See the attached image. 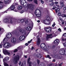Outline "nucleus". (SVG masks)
<instances>
[{
    "label": "nucleus",
    "instance_id": "79ce46f5",
    "mask_svg": "<svg viewBox=\"0 0 66 66\" xmlns=\"http://www.w3.org/2000/svg\"><path fill=\"white\" fill-rule=\"evenodd\" d=\"M63 44L64 47H66V43H64Z\"/></svg>",
    "mask_w": 66,
    "mask_h": 66
},
{
    "label": "nucleus",
    "instance_id": "6e6552de",
    "mask_svg": "<svg viewBox=\"0 0 66 66\" xmlns=\"http://www.w3.org/2000/svg\"><path fill=\"white\" fill-rule=\"evenodd\" d=\"M45 31L47 33H50L51 32L52 29L50 27H46L45 28Z\"/></svg>",
    "mask_w": 66,
    "mask_h": 66
},
{
    "label": "nucleus",
    "instance_id": "4be33fe9",
    "mask_svg": "<svg viewBox=\"0 0 66 66\" xmlns=\"http://www.w3.org/2000/svg\"><path fill=\"white\" fill-rule=\"evenodd\" d=\"M40 43V39H39V38H38V41L37 43V46H39V45Z\"/></svg>",
    "mask_w": 66,
    "mask_h": 66
},
{
    "label": "nucleus",
    "instance_id": "c03bdc74",
    "mask_svg": "<svg viewBox=\"0 0 66 66\" xmlns=\"http://www.w3.org/2000/svg\"><path fill=\"white\" fill-rule=\"evenodd\" d=\"M63 50H64V48H62L61 49V50H60V51L62 52V53H62V52H63Z\"/></svg>",
    "mask_w": 66,
    "mask_h": 66
},
{
    "label": "nucleus",
    "instance_id": "7c9ffc66",
    "mask_svg": "<svg viewBox=\"0 0 66 66\" xmlns=\"http://www.w3.org/2000/svg\"><path fill=\"white\" fill-rule=\"evenodd\" d=\"M22 46H20L18 47L17 48V49H18V50H20V49H22Z\"/></svg>",
    "mask_w": 66,
    "mask_h": 66
},
{
    "label": "nucleus",
    "instance_id": "e2e57ef3",
    "mask_svg": "<svg viewBox=\"0 0 66 66\" xmlns=\"http://www.w3.org/2000/svg\"><path fill=\"white\" fill-rule=\"evenodd\" d=\"M55 4H58V2H55Z\"/></svg>",
    "mask_w": 66,
    "mask_h": 66
},
{
    "label": "nucleus",
    "instance_id": "f8f14e48",
    "mask_svg": "<svg viewBox=\"0 0 66 66\" xmlns=\"http://www.w3.org/2000/svg\"><path fill=\"white\" fill-rule=\"evenodd\" d=\"M53 35H53L52 34H51L50 35H47L46 38V39L47 40H49V38H51L52 37H51V36H52Z\"/></svg>",
    "mask_w": 66,
    "mask_h": 66
},
{
    "label": "nucleus",
    "instance_id": "20e7f679",
    "mask_svg": "<svg viewBox=\"0 0 66 66\" xmlns=\"http://www.w3.org/2000/svg\"><path fill=\"white\" fill-rule=\"evenodd\" d=\"M30 58H29L27 60V63L28 64H29V66H32V65H33L34 66H37V64L36 63L34 62L33 63H32L31 62H30Z\"/></svg>",
    "mask_w": 66,
    "mask_h": 66
},
{
    "label": "nucleus",
    "instance_id": "6ab92c4d",
    "mask_svg": "<svg viewBox=\"0 0 66 66\" xmlns=\"http://www.w3.org/2000/svg\"><path fill=\"white\" fill-rule=\"evenodd\" d=\"M24 38H25V37L24 36H21L19 38V40L21 41L22 40H24Z\"/></svg>",
    "mask_w": 66,
    "mask_h": 66
},
{
    "label": "nucleus",
    "instance_id": "393cba45",
    "mask_svg": "<svg viewBox=\"0 0 66 66\" xmlns=\"http://www.w3.org/2000/svg\"><path fill=\"white\" fill-rule=\"evenodd\" d=\"M9 60V57H5L4 59H3V62H4V61H8Z\"/></svg>",
    "mask_w": 66,
    "mask_h": 66
},
{
    "label": "nucleus",
    "instance_id": "338daca9",
    "mask_svg": "<svg viewBox=\"0 0 66 66\" xmlns=\"http://www.w3.org/2000/svg\"><path fill=\"white\" fill-rule=\"evenodd\" d=\"M52 66V64H50L49 66Z\"/></svg>",
    "mask_w": 66,
    "mask_h": 66
},
{
    "label": "nucleus",
    "instance_id": "bf43d9fd",
    "mask_svg": "<svg viewBox=\"0 0 66 66\" xmlns=\"http://www.w3.org/2000/svg\"><path fill=\"white\" fill-rule=\"evenodd\" d=\"M62 24H64V21H63L62 22Z\"/></svg>",
    "mask_w": 66,
    "mask_h": 66
},
{
    "label": "nucleus",
    "instance_id": "5701e85b",
    "mask_svg": "<svg viewBox=\"0 0 66 66\" xmlns=\"http://www.w3.org/2000/svg\"><path fill=\"white\" fill-rule=\"evenodd\" d=\"M26 29L27 31H31L32 29L31 28L30 26L26 27Z\"/></svg>",
    "mask_w": 66,
    "mask_h": 66
},
{
    "label": "nucleus",
    "instance_id": "dca6fc26",
    "mask_svg": "<svg viewBox=\"0 0 66 66\" xmlns=\"http://www.w3.org/2000/svg\"><path fill=\"white\" fill-rule=\"evenodd\" d=\"M12 37V34L10 32H9L7 35L6 37L8 38H10Z\"/></svg>",
    "mask_w": 66,
    "mask_h": 66
},
{
    "label": "nucleus",
    "instance_id": "423d86ee",
    "mask_svg": "<svg viewBox=\"0 0 66 66\" xmlns=\"http://www.w3.org/2000/svg\"><path fill=\"white\" fill-rule=\"evenodd\" d=\"M4 22L5 23H13V22L12 20L10 19H5L4 20Z\"/></svg>",
    "mask_w": 66,
    "mask_h": 66
},
{
    "label": "nucleus",
    "instance_id": "412c9836",
    "mask_svg": "<svg viewBox=\"0 0 66 66\" xmlns=\"http://www.w3.org/2000/svg\"><path fill=\"white\" fill-rule=\"evenodd\" d=\"M43 23L45 24H46V25L50 24V23H48L47 20L46 19L45 20L43 21Z\"/></svg>",
    "mask_w": 66,
    "mask_h": 66
},
{
    "label": "nucleus",
    "instance_id": "58836bf2",
    "mask_svg": "<svg viewBox=\"0 0 66 66\" xmlns=\"http://www.w3.org/2000/svg\"><path fill=\"white\" fill-rule=\"evenodd\" d=\"M49 5H50V6H53V3H51L50 4H49Z\"/></svg>",
    "mask_w": 66,
    "mask_h": 66
},
{
    "label": "nucleus",
    "instance_id": "f03ea898",
    "mask_svg": "<svg viewBox=\"0 0 66 66\" xmlns=\"http://www.w3.org/2000/svg\"><path fill=\"white\" fill-rule=\"evenodd\" d=\"M35 14L36 16L39 17L42 16V13L40 10H37L35 11Z\"/></svg>",
    "mask_w": 66,
    "mask_h": 66
},
{
    "label": "nucleus",
    "instance_id": "aec40b11",
    "mask_svg": "<svg viewBox=\"0 0 66 66\" xmlns=\"http://www.w3.org/2000/svg\"><path fill=\"white\" fill-rule=\"evenodd\" d=\"M46 20H47V22H48V23H50V24L51 23V22H50V21H51V19L50 17H48L46 18Z\"/></svg>",
    "mask_w": 66,
    "mask_h": 66
},
{
    "label": "nucleus",
    "instance_id": "1a4fd4ad",
    "mask_svg": "<svg viewBox=\"0 0 66 66\" xmlns=\"http://www.w3.org/2000/svg\"><path fill=\"white\" fill-rule=\"evenodd\" d=\"M35 56H36V57H37L39 59H40L41 58L42 56V54H40L38 53H36L35 54Z\"/></svg>",
    "mask_w": 66,
    "mask_h": 66
},
{
    "label": "nucleus",
    "instance_id": "3c124183",
    "mask_svg": "<svg viewBox=\"0 0 66 66\" xmlns=\"http://www.w3.org/2000/svg\"><path fill=\"white\" fill-rule=\"evenodd\" d=\"M55 45H53L52 46V48H55Z\"/></svg>",
    "mask_w": 66,
    "mask_h": 66
},
{
    "label": "nucleus",
    "instance_id": "72a5a7b5",
    "mask_svg": "<svg viewBox=\"0 0 66 66\" xmlns=\"http://www.w3.org/2000/svg\"><path fill=\"white\" fill-rule=\"evenodd\" d=\"M4 66H9V65L6 63H4Z\"/></svg>",
    "mask_w": 66,
    "mask_h": 66
},
{
    "label": "nucleus",
    "instance_id": "f257e3e1",
    "mask_svg": "<svg viewBox=\"0 0 66 66\" xmlns=\"http://www.w3.org/2000/svg\"><path fill=\"white\" fill-rule=\"evenodd\" d=\"M24 7H27L28 9H29L30 10H33L34 6L32 4H25V5L23 6Z\"/></svg>",
    "mask_w": 66,
    "mask_h": 66
},
{
    "label": "nucleus",
    "instance_id": "b1692460",
    "mask_svg": "<svg viewBox=\"0 0 66 66\" xmlns=\"http://www.w3.org/2000/svg\"><path fill=\"white\" fill-rule=\"evenodd\" d=\"M64 2H62V1H61L60 2V4L61 5V6H62V7H63V6H64Z\"/></svg>",
    "mask_w": 66,
    "mask_h": 66
},
{
    "label": "nucleus",
    "instance_id": "603ef678",
    "mask_svg": "<svg viewBox=\"0 0 66 66\" xmlns=\"http://www.w3.org/2000/svg\"><path fill=\"white\" fill-rule=\"evenodd\" d=\"M63 35L64 36H66V33L64 34Z\"/></svg>",
    "mask_w": 66,
    "mask_h": 66
},
{
    "label": "nucleus",
    "instance_id": "6e6d98bb",
    "mask_svg": "<svg viewBox=\"0 0 66 66\" xmlns=\"http://www.w3.org/2000/svg\"><path fill=\"white\" fill-rule=\"evenodd\" d=\"M56 7H55H55H54L53 8V10H55V9H56Z\"/></svg>",
    "mask_w": 66,
    "mask_h": 66
},
{
    "label": "nucleus",
    "instance_id": "5fc2aeb1",
    "mask_svg": "<svg viewBox=\"0 0 66 66\" xmlns=\"http://www.w3.org/2000/svg\"><path fill=\"white\" fill-rule=\"evenodd\" d=\"M23 11H21L20 13H21V14H22V13H23Z\"/></svg>",
    "mask_w": 66,
    "mask_h": 66
},
{
    "label": "nucleus",
    "instance_id": "052dcab7",
    "mask_svg": "<svg viewBox=\"0 0 66 66\" xmlns=\"http://www.w3.org/2000/svg\"><path fill=\"white\" fill-rule=\"evenodd\" d=\"M53 62H55V60L54 59L53 60Z\"/></svg>",
    "mask_w": 66,
    "mask_h": 66
},
{
    "label": "nucleus",
    "instance_id": "09e8293b",
    "mask_svg": "<svg viewBox=\"0 0 66 66\" xmlns=\"http://www.w3.org/2000/svg\"><path fill=\"white\" fill-rule=\"evenodd\" d=\"M41 2L43 4V3H44V1H43L42 0H41Z\"/></svg>",
    "mask_w": 66,
    "mask_h": 66
},
{
    "label": "nucleus",
    "instance_id": "ea45409f",
    "mask_svg": "<svg viewBox=\"0 0 66 66\" xmlns=\"http://www.w3.org/2000/svg\"><path fill=\"white\" fill-rule=\"evenodd\" d=\"M61 12H59L57 14L58 16H61Z\"/></svg>",
    "mask_w": 66,
    "mask_h": 66
},
{
    "label": "nucleus",
    "instance_id": "4d7b16f0",
    "mask_svg": "<svg viewBox=\"0 0 66 66\" xmlns=\"http://www.w3.org/2000/svg\"><path fill=\"white\" fill-rule=\"evenodd\" d=\"M25 45H26V46H28L29 44H28V43H26L25 44Z\"/></svg>",
    "mask_w": 66,
    "mask_h": 66
},
{
    "label": "nucleus",
    "instance_id": "49530a36",
    "mask_svg": "<svg viewBox=\"0 0 66 66\" xmlns=\"http://www.w3.org/2000/svg\"><path fill=\"white\" fill-rule=\"evenodd\" d=\"M21 64V61H19V65H20Z\"/></svg>",
    "mask_w": 66,
    "mask_h": 66
},
{
    "label": "nucleus",
    "instance_id": "2eb2a0df",
    "mask_svg": "<svg viewBox=\"0 0 66 66\" xmlns=\"http://www.w3.org/2000/svg\"><path fill=\"white\" fill-rule=\"evenodd\" d=\"M19 31L20 32H21V33H23V35H26V32H25V31H24V30L23 29H20L19 30Z\"/></svg>",
    "mask_w": 66,
    "mask_h": 66
},
{
    "label": "nucleus",
    "instance_id": "f3484780",
    "mask_svg": "<svg viewBox=\"0 0 66 66\" xmlns=\"http://www.w3.org/2000/svg\"><path fill=\"white\" fill-rule=\"evenodd\" d=\"M15 9V7L14 5H12L10 8H9L8 9V10H10V9H11V10H14V9Z\"/></svg>",
    "mask_w": 66,
    "mask_h": 66
},
{
    "label": "nucleus",
    "instance_id": "4c0bfd02",
    "mask_svg": "<svg viewBox=\"0 0 66 66\" xmlns=\"http://www.w3.org/2000/svg\"><path fill=\"white\" fill-rule=\"evenodd\" d=\"M37 62L38 64H39V63H40V61H39V60H37Z\"/></svg>",
    "mask_w": 66,
    "mask_h": 66
},
{
    "label": "nucleus",
    "instance_id": "a878e982",
    "mask_svg": "<svg viewBox=\"0 0 66 66\" xmlns=\"http://www.w3.org/2000/svg\"><path fill=\"white\" fill-rule=\"evenodd\" d=\"M24 19H22L21 20H18V22L20 23H22V22H24Z\"/></svg>",
    "mask_w": 66,
    "mask_h": 66
},
{
    "label": "nucleus",
    "instance_id": "bb28decb",
    "mask_svg": "<svg viewBox=\"0 0 66 66\" xmlns=\"http://www.w3.org/2000/svg\"><path fill=\"white\" fill-rule=\"evenodd\" d=\"M57 7H58V8L57 9H56L55 10V11H56V12L57 13V12H59L60 11V9H59V7H60V6L59 5H57Z\"/></svg>",
    "mask_w": 66,
    "mask_h": 66
},
{
    "label": "nucleus",
    "instance_id": "a19ab883",
    "mask_svg": "<svg viewBox=\"0 0 66 66\" xmlns=\"http://www.w3.org/2000/svg\"><path fill=\"white\" fill-rule=\"evenodd\" d=\"M58 31H59L60 32H61V29L60 28L58 29Z\"/></svg>",
    "mask_w": 66,
    "mask_h": 66
},
{
    "label": "nucleus",
    "instance_id": "a211bd4d",
    "mask_svg": "<svg viewBox=\"0 0 66 66\" xmlns=\"http://www.w3.org/2000/svg\"><path fill=\"white\" fill-rule=\"evenodd\" d=\"M12 0H5L4 3L6 4H9V3L11 2Z\"/></svg>",
    "mask_w": 66,
    "mask_h": 66
},
{
    "label": "nucleus",
    "instance_id": "0eeeda50",
    "mask_svg": "<svg viewBox=\"0 0 66 66\" xmlns=\"http://www.w3.org/2000/svg\"><path fill=\"white\" fill-rule=\"evenodd\" d=\"M3 46L5 48H9L11 47V45L9 43H5L4 44Z\"/></svg>",
    "mask_w": 66,
    "mask_h": 66
},
{
    "label": "nucleus",
    "instance_id": "2f4dec72",
    "mask_svg": "<svg viewBox=\"0 0 66 66\" xmlns=\"http://www.w3.org/2000/svg\"><path fill=\"white\" fill-rule=\"evenodd\" d=\"M46 58H49L50 59H51V57H50V55H48L46 57Z\"/></svg>",
    "mask_w": 66,
    "mask_h": 66
},
{
    "label": "nucleus",
    "instance_id": "c756f323",
    "mask_svg": "<svg viewBox=\"0 0 66 66\" xmlns=\"http://www.w3.org/2000/svg\"><path fill=\"white\" fill-rule=\"evenodd\" d=\"M62 53H63V54H64L66 55V48L64 49V52H62Z\"/></svg>",
    "mask_w": 66,
    "mask_h": 66
},
{
    "label": "nucleus",
    "instance_id": "680f3d73",
    "mask_svg": "<svg viewBox=\"0 0 66 66\" xmlns=\"http://www.w3.org/2000/svg\"><path fill=\"white\" fill-rule=\"evenodd\" d=\"M63 16L64 17H66V15L65 14H63Z\"/></svg>",
    "mask_w": 66,
    "mask_h": 66
},
{
    "label": "nucleus",
    "instance_id": "de8ad7c7",
    "mask_svg": "<svg viewBox=\"0 0 66 66\" xmlns=\"http://www.w3.org/2000/svg\"><path fill=\"white\" fill-rule=\"evenodd\" d=\"M53 0H49V2H53Z\"/></svg>",
    "mask_w": 66,
    "mask_h": 66
},
{
    "label": "nucleus",
    "instance_id": "e433bc0d",
    "mask_svg": "<svg viewBox=\"0 0 66 66\" xmlns=\"http://www.w3.org/2000/svg\"><path fill=\"white\" fill-rule=\"evenodd\" d=\"M34 2L35 3H36V4H37V0H34Z\"/></svg>",
    "mask_w": 66,
    "mask_h": 66
},
{
    "label": "nucleus",
    "instance_id": "39448f33",
    "mask_svg": "<svg viewBox=\"0 0 66 66\" xmlns=\"http://www.w3.org/2000/svg\"><path fill=\"white\" fill-rule=\"evenodd\" d=\"M19 55H17L14 57L13 62L15 64H16V63H17L18 60H19Z\"/></svg>",
    "mask_w": 66,
    "mask_h": 66
},
{
    "label": "nucleus",
    "instance_id": "9b49d317",
    "mask_svg": "<svg viewBox=\"0 0 66 66\" xmlns=\"http://www.w3.org/2000/svg\"><path fill=\"white\" fill-rule=\"evenodd\" d=\"M3 53L5 55H6V54L10 55V53L9 52V51H7V50H5L4 51V49H3Z\"/></svg>",
    "mask_w": 66,
    "mask_h": 66
},
{
    "label": "nucleus",
    "instance_id": "774afa93",
    "mask_svg": "<svg viewBox=\"0 0 66 66\" xmlns=\"http://www.w3.org/2000/svg\"><path fill=\"white\" fill-rule=\"evenodd\" d=\"M27 56H24V57L25 58H27Z\"/></svg>",
    "mask_w": 66,
    "mask_h": 66
},
{
    "label": "nucleus",
    "instance_id": "4468645a",
    "mask_svg": "<svg viewBox=\"0 0 66 66\" xmlns=\"http://www.w3.org/2000/svg\"><path fill=\"white\" fill-rule=\"evenodd\" d=\"M11 42L13 43H15L16 42V39L15 38L13 37L12 38L11 40Z\"/></svg>",
    "mask_w": 66,
    "mask_h": 66
},
{
    "label": "nucleus",
    "instance_id": "f704fd0d",
    "mask_svg": "<svg viewBox=\"0 0 66 66\" xmlns=\"http://www.w3.org/2000/svg\"><path fill=\"white\" fill-rule=\"evenodd\" d=\"M18 51V50L17 49H16L15 50L13 51V52L14 53L16 52H17Z\"/></svg>",
    "mask_w": 66,
    "mask_h": 66
},
{
    "label": "nucleus",
    "instance_id": "13d9d810",
    "mask_svg": "<svg viewBox=\"0 0 66 66\" xmlns=\"http://www.w3.org/2000/svg\"><path fill=\"white\" fill-rule=\"evenodd\" d=\"M14 12H17V10L16 9H15L14 10Z\"/></svg>",
    "mask_w": 66,
    "mask_h": 66
},
{
    "label": "nucleus",
    "instance_id": "a18cd8bd",
    "mask_svg": "<svg viewBox=\"0 0 66 66\" xmlns=\"http://www.w3.org/2000/svg\"><path fill=\"white\" fill-rule=\"evenodd\" d=\"M63 10L64 11H65L66 10V7H63Z\"/></svg>",
    "mask_w": 66,
    "mask_h": 66
},
{
    "label": "nucleus",
    "instance_id": "37998d69",
    "mask_svg": "<svg viewBox=\"0 0 66 66\" xmlns=\"http://www.w3.org/2000/svg\"><path fill=\"white\" fill-rule=\"evenodd\" d=\"M55 22H54L53 24L52 25V27H54V26H55Z\"/></svg>",
    "mask_w": 66,
    "mask_h": 66
},
{
    "label": "nucleus",
    "instance_id": "7ed1b4c3",
    "mask_svg": "<svg viewBox=\"0 0 66 66\" xmlns=\"http://www.w3.org/2000/svg\"><path fill=\"white\" fill-rule=\"evenodd\" d=\"M41 48L45 51H48V48L46 46L45 43H42L40 45Z\"/></svg>",
    "mask_w": 66,
    "mask_h": 66
},
{
    "label": "nucleus",
    "instance_id": "69168bd1",
    "mask_svg": "<svg viewBox=\"0 0 66 66\" xmlns=\"http://www.w3.org/2000/svg\"><path fill=\"white\" fill-rule=\"evenodd\" d=\"M17 29L18 30H19V29H20V28L19 27H18L17 28Z\"/></svg>",
    "mask_w": 66,
    "mask_h": 66
},
{
    "label": "nucleus",
    "instance_id": "c85d7f7f",
    "mask_svg": "<svg viewBox=\"0 0 66 66\" xmlns=\"http://www.w3.org/2000/svg\"><path fill=\"white\" fill-rule=\"evenodd\" d=\"M22 9V7L21 6H19L18 7V10H21Z\"/></svg>",
    "mask_w": 66,
    "mask_h": 66
},
{
    "label": "nucleus",
    "instance_id": "0e129e2a",
    "mask_svg": "<svg viewBox=\"0 0 66 66\" xmlns=\"http://www.w3.org/2000/svg\"><path fill=\"white\" fill-rule=\"evenodd\" d=\"M34 49V47H32L31 49H32V50H33V49Z\"/></svg>",
    "mask_w": 66,
    "mask_h": 66
},
{
    "label": "nucleus",
    "instance_id": "473e14b6",
    "mask_svg": "<svg viewBox=\"0 0 66 66\" xmlns=\"http://www.w3.org/2000/svg\"><path fill=\"white\" fill-rule=\"evenodd\" d=\"M3 8V5L1 4H0V10L2 9Z\"/></svg>",
    "mask_w": 66,
    "mask_h": 66
},
{
    "label": "nucleus",
    "instance_id": "864d4df0",
    "mask_svg": "<svg viewBox=\"0 0 66 66\" xmlns=\"http://www.w3.org/2000/svg\"><path fill=\"white\" fill-rule=\"evenodd\" d=\"M2 44H0V48H1L2 47Z\"/></svg>",
    "mask_w": 66,
    "mask_h": 66
},
{
    "label": "nucleus",
    "instance_id": "c9c22d12",
    "mask_svg": "<svg viewBox=\"0 0 66 66\" xmlns=\"http://www.w3.org/2000/svg\"><path fill=\"white\" fill-rule=\"evenodd\" d=\"M62 41H64V42H65V41H66V38H63L62 39Z\"/></svg>",
    "mask_w": 66,
    "mask_h": 66
},
{
    "label": "nucleus",
    "instance_id": "9d476101",
    "mask_svg": "<svg viewBox=\"0 0 66 66\" xmlns=\"http://www.w3.org/2000/svg\"><path fill=\"white\" fill-rule=\"evenodd\" d=\"M54 43L55 46H57L60 43V41L58 39H56L55 40Z\"/></svg>",
    "mask_w": 66,
    "mask_h": 66
},
{
    "label": "nucleus",
    "instance_id": "cd10ccee",
    "mask_svg": "<svg viewBox=\"0 0 66 66\" xmlns=\"http://www.w3.org/2000/svg\"><path fill=\"white\" fill-rule=\"evenodd\" d=\"M39 66H45V64L44 63H41L40 64Z\"/></svg>",
    "mask_w": 66,
    "mask_h": 66
},
{
    "label": "nucleus",
    "instance_id": "ddd939ff",
    "mask_svg": "<svg viewBox=\"0 0 66 66\" xmlns=\"http://www.w3.org/2000/svg\"><path fill=\"white\" fill-rule=\"evenodd\" d=\"M20 3L22 5H23V3H27V2L26 1V0H20Z\"/></svg>",
    "mask_w": 66,
    "mask_h": 66
},
{
    "label": "nucleus",
    "instance_id": "8fccbe9b",
    "mask_svg": "<svg viewBox=\"0 0 66 66\" xmlns=\"http://www.w3.org/2000/svg\"><path fill=\"white\" fill-rule=\"evenodd\" d=\"M5 40H6V38H5L3 40V42H4V41H5Z\"/></svg>",
    "mask_w": 66,
    "mask_h": 66
}]
</instances>
